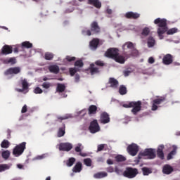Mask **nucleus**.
<instances>
[{"label": "nucleus", "instance_id": "f257e3e1", "mask_svg": "<svg viewBox=\"0 0 180 180\" xmlns=\"http://www.w3.org/2000/svg\"><path fill=\"white\" fill-rule=\"evenodd\" d=\"M155 25H158V34L160 39H163V34L167 32V34H175L178 32V29L176 28H172L168 30V27L167 26V20L165 18H157L154 20Z\"/></svg>", "mask_w": 180, "mask_h": 180}, {"label": "nucleus", "instance_id": "f03ea898", "mask_svg": "<svg viewBox=\"0 0 180 180\" xmlns=\"http://www.w3.org/2000/svg\"><path fill=\"white\" fill-rule=\"evenodd\" d=\"M82 34H85L86 36H94V34H98L101 33V27L98 22L93 21L90 25V30H82Z\"/></svg>", "mask_w": 180, "mask_h": 180}, {"label": "nucleus", "instance_id": "7ed1b4c3", "mask_svg": "<svg viewBox=\"0 0 180 180\" xmlns=\"http://www.w3.org/2000/svg\"><path fill=\"white\" fill-rule=\"evenodd\" d=\"M123 108H133L131 110V113L135 116L141 110V101H131L128 104H124Z\"/></svg>", "mask_w": 180, "mask_h": 180}, {"label": "nucleus", "instance_id": "20e7f679", "mask_svg": "<svg viewBox=\"0 0 180 180\" xmlns=\"http://www.w3.org/2000/svg\"><path fill=\"white\" fill-rule=\"evenodd\" d=\"M122 175L125 178H128L129 179H133V178H136V176L139 175V169L127 167L124 171Z\"/></svg>", "mask_w": 180, "mask_h": 180}, {"label": "nucleus", "instance_id": "39448f33", "mask_svg": "<svg viewBox=\"0 0 180 180\" xmlns=\"http://www.w3.org/2000/svg\"><path fill=\"white\" fill-rule=\"evenodd\" d=\"M143 157H148L149 160L155 158V152L153 148H146L143 151H141L138 155V158L141 160Z\"/></svg>", "mask_w": 180, "mask_h": 180}, {"label": "nucleus", "instance_id": "423d86ee", "mask_svg": "<svg viewBox=\"0 0 180 180\" xmlns=\"http://www.w3.org/2000/svg\"><path fill=\"white\" fill-rule=\"evenodd\" d=\"M26 150V142H22L17 146L13 150V155L20 157Z\"/></svg>", "mask_w": 180, "mask_h": 180}, {"label": "nucleus", "instance_id": "0eeeda50", "mask_svg": "<svg viewBox=\"0 0 180 180\" xmlns=\"http://www.w3.org/2000/svg\"><path fill=\"white\" fill-rule=\"evenodd\" d=\"M118 54L119 49L117 48H110L105 53V57H108V58H112V60L116 58Z\"/></svg>", "mask_w": 180, "mask_h": 180}, {"label": "nucleus", "instance_id": "6e6552de", "mask_svg": "<svg viewBox=\"0 0 180 180\" xmlns=\"http://www.w3.org/2000/svg\"><path fill=\"white\" fill-rule=\"evenodd\" d=\"M89 130L92 134H95V133H98V131H101V127H99L97 120H94L90 122Z\"/></svg>", "mask_w": 180, "mask_h": 180}, {"label": "nucleus", "instance_id": "1a4fd4ad", "mask_svg": "<svg viewBox=\"0 0 180 180\" xmlns=\"http://www.w3.org/2000/svg\"><path fill=\"white\" fill-rule=\"evenodd\" d=\"M127 153L132 157H136L137 153H139V146L136 143H131L127 148Z\"/></svg>", "mask_w": 180, "mask_h": 180}, {"label": "nucleus", "instance_id": "9d476101", "mask_svg": "<svg viewBox=\"0 0 180 180\" xmlns=\"http://www.w3.org/2000/svg\"><path fill=\"white\" fill-rule=\"evenodd\" d=\"M166 100H167V98L164 96H161L160 98L154 99L152 101L151 110H153V111L157 110V109H158V105H161L162 103V102H165Z\"/></svg>", "mask_w": 180, "mask_h": 180}, {"label": "nucleus", "instance_id": "9b49d317", "mask_svg": "<svg viewBox=\"0 0 180 180\" xmlns=\"http://www.w3.org/2000/svg\"><path fill=\"white\" fill-rule=\"evenodd\" d=\"M22 69L20 67L9 68L4 72V75H17V74H20Z\"/></svg>", "mask_w": 180, "mask_h": 180}, {"label": "nucleus", "instance_id": "f8f14e48", "mask_svg": "<svg viewBox=\"0 0 180 180\" xmlns=\"http://www.w3.org/2000/svg\"><path fill=\"white\" fill-rule=\"evenodd\" d=\"M72 150V143H60L59 144V150L60 151H71Z\"/></svg>", "mask_w": 180, "mask_h": 180}, {"label": "nucleus", "instance_id": "ddd939ff", "mask_svg": "<svg viewBox=\"0 0 180 180\" xmlns=\"http://www.w3.org/2000/svg\"><path fill=\"white\" fill-rule=\"evenodd\" d=\"M20 82L22 88L15 89V91H17V92H25V91H27V92H29V83L27 82V79H21Z\"/></svg>", "mask_w": 180, "mask_h": 180}, {"label": "nucleus", "instance_id": "4468645a", "mask_svg": "<svg viewBox=\"0 0 180 180\" xmlns=\"http://www.w3.org/2000/svg\"><path fill=\"white\" fill-rule=\"evenodd\" d=\"M127 47V49H129L131 50V56H137L139 54V51H137L136 49H134V44L132 42H127L122 46L123 50H124V48Z\"/></svg>", "mask_w": 180, "mask_h": 180}, {"label": "nucleus", "instance_id": "2eb2a0df", "mask_svg": "<svg viewBox=\"0 0 180 180\" xmlns=\"http://www.w3.org/2000/svg\"><path fill=\"white\" fill-rule=\"evenodd\" d=\"M174 62V56L169 53L163 56L162 63L165 65H169Z\"/></svg>", "mask_w": 180, "mask_h": 180}, {"label": "nucleus", "instance_id": "dca6fc26", "mask_svg": "<svg viewBox=\"0 0 180 180\" xmlns=\"http://www.w3.org/2000/svg\"><path fill=\"white\" fill-rule=\"evenodd\" d=\"M13 49L9 45H4L1 51V56H8V54H12Z\"/></svg>", "mask_w": 180, "mask_h": 180}, {"label": "nucleus", "instance_id": "f3484780", "mask_svg": "<svg viewBox=\"0 0 180 180\" xmlns=\"http://www.w3.org/2000/svg\"><path fill=\"white\" fill-rule=\"evenodd\" d=\"M101 123H103V124H106V123H109L110 122V117H109V114L106 112H103L101 114V118H100Z\"/></svg>", "mask_w": 180, "mask_h": 180}, {"label": "nucleus", "instance_id": "a211bd4d", "mask_svg": "<svg viewBox=\"0 0 180 180\" xmlns=\"http://www.w3.org/2000/svg\"><path fill=\"white\" fill-rule=\"evenodd\" d=\"M84 148V146H82V143H78L77 146L75 148V151L76 153H79V155L81 157H86L88 154L82 153V150Z\"/></svg>", "mask_w": 180, "mask_h": 180}, {"label": "nucleus", "instance_id": "6ab92c4d", "mask_svg": "<svg viewBox=\"0 0 180 180\" xmlns=\"http://www.w3.org/2000/svg\"><path fill=\"white\" fill-rule=\"evenodd\" d=\"M125 18H127V19H139V18H140V14L139 13L129 11L125 14Z\"/></svg>", "mask_w": 180, "mask_h": 180}, {"label": "nucleus", "instance_id": "aec40b11", "mask_svg": "<svg viewBox=\"0 0 180 180\" xmlns=\"http://www.w3.org/2000/svg\"><path fill=\"white\" fill-rule=\"evenodd\" d=\"M89 71L90 72L91 75H95V74H99V68L95 67V63L90 64L89 68Z\"/></svg>", "mask_w": 180, "mask_h": 180}, {"label": "nucleus", "instance_id": "412c9836", "mask_svg": "<svg viewBox=\"0 0 180 180\" xmlns=\"http://www.w3.org/2000/svg\"><path fill=\"white\" fill-rule=\"evenodd\" d=\"M174 172V168L171 167L169 165H165L163 167L162 172L163 174H165L166 175H169V174L172 173Z\"/></svg>", "mask_w": 180, "mask_h": 180}, {"label": "nucleus", "instance_id": "4be33fe9", "mask_svg": "<svg viewBox=\"0 0 180 180\" xmlns=\"http://www.w3.org/2000/svg\"><path fill=\"white\" fill-rule=\"evenodd\" d=\"M164 145H160L157 150V155L160 160H164Z\"/></svg>", "mask_w": 180, "mask_h": 180}, {"label": "nucleus", "instance_id": "5701e85b", "mask_svg": "<svg viewBox=\"0 0 180 180\" xmlns=\"http://www.w3.org/2000/svg\"><path fill=\"white\" fill-rule=\"evenodd\" d=\"M49 72L52 74H58L60 72V68L57 65H51L48 68Z\"/></svg>", "mask_w": 180, "mask_h": 180}, {"label": "nucleus", "instance_id": "b1692460", "mask_svg": "<svg viewBox=\"0 0 180 180\" xmlns=\"http://www.w3.org/2000/svg\"><path fill=\"white\" fill-rule=\"evenodd\" d=\"M98 45H99V39H93L90 41V47L91 50H96L98 49Z\"/></svg>", "mask_w": 180, "mask_h": 180}, {"label": "nucleus", "instance_id": "393cba45", "mask_svg": "<svg viewBox=\"0 0 180 180\" xmlns=\"http://www.w3.org/2000/svg\"><path fill=\"white\" fill-rule=\"evenodd\" d=\"M89 5H93L97 9H101L102 8V3L99 0H89Z\"/></svg>", "mask_w": 180, "mask_h": 180}, {"label": "nucleus", "instance_id": "a878e982", "mask_svg": "<svg viewBox=\"0 0 180 180\" xmlns=\"http://www.w3.org/2000/svg\"><path fill=\"white\" fill-rule=\"evenodd\" d=\"M113 60H115L116 63H119V64H124V63L126 62L124 56L120 55L119 53L117 54V57L115 58Z\"/></svg>", "mask_w": 180, "mask_h": 180}, {"label": "nucleus", "instance_id": "bb28decb", "mask_svg": "<svg viewBox=\"0 0 180 180\" xmlns=\"http://www.w3.org/2000/svg\"><path fill=\"white\" fill-rule=\"evenodd\" d=\"M109 84H110L111 88H117V85H119V81L113 77H110L109 79Z\"/></svg>", "mask_w": 180, "mask_h": 180}, {"label": "nucleus", "instance_id": "cd10ccee", "mask_svg": "<svg viewBox=\"0 0 180 180\" xmlns=\"http://www.w3.org/2000/svg\"><path fill=\"white\" fill-rule=\"evenodd\" d=\"M89 115H96L98 112V107L95 105H91L89 107Z\"/></svg>", "mask_w": 180, "mask_h": 180}, {"label": "nucleus", "instance_id": "c85d7f7f", "mask_svg": "<svg viewBox=\"0 0 180 180\" xmlns=\"http://www.w3.org/2000/svg\"><path fill=\"white\" fill-rule=\"evenodd\" d=\"M73 172H79L80 171H82V163L80 162H78L76 163L75 167L72 169Z\"/></svg>", "mask_w": 180, "mask_h": 180}, {"label": "nucleus", "instance_id": "c756f323", "mask_svg": "<svg viewBox=\"0 0 180 180\" xmlns=\"http://www.w3.org/2000/svg\"><path fill=\"white\" fill-rule=\"evenodd\" d=\"M4 64H11V65H13V64H16V58H9L4 59L3 60Z\"/></svg>", "mask_w": 180, "mask_h": 180}, {"label": "nucleus", "instance_id": "7c9ffc66", "mask_svg": "<svg viewBox=\"0 0 180 180\" xmlns=\"http://www.w3.org/2000/svg\"><path fill=\"white\" fill-rule=\"evenodd\" d=\"M105 176H108V173L106 172H98L94 175V178H96V179H101V178H105Z\"/></svg>", "mask_w": 180, "mask_h": 180}, {"label": "nucleus", "instance_id": "2f4dec72", "mask_svg": "<svg viewBox=\"0 0 180 180\" xmlns=\"http://www.w3.org/2000/svg\"><path fill=\"white\" fill-rule=\"evenodd\" d=\"M21 46L22 49H32L33 44L30 43L29 41H25L21 44Z\"/></svg>", "mask_w": 180, "mask_h": 180}, {"label": "nucleus", "instance_id": "473e14b6", "mask_svg": "<svg viewBox=\"0 0 180 180\" xmlns=\"http://www.w3.org/2000/svg\"><path fill=\"white\" fill-rule=\"evenodd\" d=\"M56 91L60 94L64 92V91H65V84L58 83L57 84Z\"/></svg>", "mask_w": 180, "mask_h": 180}, {"label": "nucleus", "instance_id": "72a5a7b5", "mask_svg": "<svg viewBox=\"0 0 180 180\" xmlns=\"http://www.w3.org/2000/svg\"><path fill=\"white\" fill-rule=\"evenodd\" d=\"M44 58L48 61H51V60L54 58V54L51 52H46L44 54Z\"/></svg>", "mask_w": 180, "mask_h": 180}, {"label": "nucleus", "instance_id": "f704fd0d", "mask_svg": "<svg viewBox=\"0 0 180 180\" xmlns=\"http://www.w3.org/2000/svg\"><path fill=\"white\" fill-rule=\"evenodd\" d=\"M63 127L59 128L58 131V137H63V136L65 134V124H63Z\"/></svg>", "mask_w": 180, "mask_h": 180}, {"label": "nucleus", "instance_id": "c9c22d12", "mask_svg": "<svg viewBox=\"0 0 180 180\" xmlns=\"http://www.w3.org/2000/svg\"><path fill=\"white\" fill-rule=\"evenodd\" d=\"M155 46V39L153 37H150L148 39V47L151 48Z\"/></svg>", "mask_w": 180, "mask_h": 180}, {"label": "nucleus", "instance_id": "e433bc0d", "mask_svg": "<svg viewBox=\"0 0 180 180\" xmlns=\"http://www.w3.org/2000/svg\"><path fill=\"white\" fill-rule=\"evenodd\" d=\"M12 165L3 164L0 165V172H4V171H6L11 168Z\"/></svg>", "mask_w": 180, "mask_h": 180}, {"label": "nucleus", "instance_id": "4c0bfd02", "mask_svg": "<svg viewBox=\"0 0 180 180\" xmlns=\"http://www.w3.org/2000/svg\"><path fill=\"white\" fill-rule=\"evenodd\" d=\"M1 157L4 160H8V158H9V157H11V152L8 150L3 151L1 153Z\"/></svg>", "mask_w": 180, "mask_h": 180}, {"label": "nucleus", "instance_id": "58836bf2", "mask_svg": "<svg viewBox=\"0 0 180 180\" xmlns=\"http://www.w3.org/2000/svg\"><path fill=\"white\" fill-rule=\"evenodd\" d=\"M119 92L120 95H126V94H127V88L124 85H121L119 89Z\"/></svg>", "mask_w": 180, "mask_h": 180}, {"label": "nucleus", "instance_id": "ea45409f", "mask_svg": "<svg viewBox=\"0 0 180 180\" xmlns=\"http://www.w3.org/2000/svg\"><path fill=\"white\" fill-rule=\"evenodd\" d=\"M115 161H117V162H123L126 161V158L122 155H118L115 157Z\"/></svg>", "mask_w": 180, "mask_h": 180}, {"label": "nucleus", "instance_id": "a19ab883", "mask_svg": "<svg viewBox=\"0 0 180 180\" xmlns=\"http://www.w3.org/2000/svg\"><path fill=\"white\" fill-rule=\"evenodd\" d=\"M75 162V158H70L68 160H67L66 165L68 167H72L74 165V163Z\"/></svg>", "mask_w": 180, "mask_h": 180}, {"label": "nucleus", "instance_id": "79ce46f5", "mask_svg": "<svg viewBox=\"0 0 180 180\" xmlns=\"http://www.w3.org/2000/svg\"><path fill=\"white\" fill-rule=\"evenodd\" d=\"M9 146H10L9 141L6 139H4L1 143V148H8Z\"/></svg>", "mask_w": 180, "mask_h": 180}, {"label": "nucleus", "instance_id": "37998d69", "mask_svg": "<svg viewBox=\"0 0 180 180\" xmlns=\"http://www.w3.org/2000/svg\"><path fill=\"white\" fill-rule=\"evenodd\" d=\"M70 75L71 77H74L75 75V73L78 72V68H70L69 69Z\"/></svg>", "mask_w": 180, "mask_h": 180}, {"label": "nucleus", "instance_id": "c03bdc74", "mask_svg": "<svg viewBox=\"0 0 180 180\" xmlns=\"http://www.w3.org/2000/svg\"><path fill=\"white\" fill-rule=\"evenodd\" d=\"M75 66L82 68V67H84V62H82V60H77L75 63Z\"/></svg>", "mask_w": 180, "mask_h": 180}, {"label": "nucleus", "instance_id": "a18cd8bd", "mask_svg": "<svg viewBox=\"0 0 180 180\" xmlns=\"http://www.w3.org/2000/svg\"><path fill=\"white\" fill-rule=\"evenodd\" d=\"M108 145L107 144H100L97 147V153H99L101 151H103V150H105V151H106V149H105V147H106Z\"/></svg>", "mask_w": 180, "mask_h": 180}, {"label": "nucleus", "instance_id": "49530a36", "mask_svg": "<svg viewBox=\"0 0 180 180\" xmlns=\"http://www.w3.org/2000/svg\"><path fill=\"white\" fill-rule=\"evenodd\" d=\"M142 36H148L150 34V28L148 27H145L142 30L141 33Z\"/></svg>", "mask_w": 180, "mask_h": 180}, {"label": "nucleus", "instance_id": "de8ad7c7", "mask_svg": "<svg viewBox=\"0 0 180 180\" xmlns=\"http://www.w3.org/2000/svg\"><path fill=\"white\" fill-rule=\"evenodd\" d=\"M142 172L143 175H150L152 172L148 169V167H143Z\"/></svg>", "mask_w": 180, "mask_h": 180}, {"label": "nucleus", "instance_id": "09e8293b", "mask_svg": "<svg viewBox=\"0 0 180 180\" xmlns=\"http://www.w3.org/2000/svg\"><path fill=\"white\" fill-rule=\"evenodd\" d=\"M84 162L86 167H91L92 165V160L90 158L84 159Z\"/></svg>", "mask_w": 180, "mask_h": 180}, {"label": "nucleus", "instance_id": "8fccbe9b", "mask_svg": "<svg viewBox=\"0 0 180 180\" xmlns=\"http://www.w3.org/2000/svg\"><path fill=\"white\" fill-rule=\"evenodd\" d=\"M41 86L42 88H44V89H49V88H51V86H53V85L50 82H44Z\"/></svg>", "mask_w": 180, "mask_h": 180}, {"label": "nucleus", "instance_id": "3c124183", "mask_svg": "<svg viewBox=\"0 0 180 180\" xmlns=\"http://www.w3.org/2000/svg\"><path fill=\"white\" fill-rule=\"evenodd\" d=\"M34 94H43V90L40 87H36L34 89Z\"/></svg>", "mask_w": 180, "mask_h": 180}, {"label": "nucleus", "instance_id": "603ef678", "mask_svg": "<svg viewBox=\"0 0 180 180\" xmlns=\"http://www.w3.org/2000/svg\"><path fill=\"white\" fill-rule=\"evenodd\" d=\"M94 64H96L98 67H104L105 66V63H103V61H102V60H96Z\"/></svg>", "mask_w": 180, "mask_h": 180}, {"label": "nucleus", "instance_id": "864d4df0", "mask_svg": "<svg viewBox=\"0 0 180 180\" xmlns=\"http://www.w3.org/2000/svg\"><path fill=\"white\" fill-rule=\"evenodd\" d=\"M66 60L69 63H71V61H75V57H74V56L72 57V56H66Z\"/></svg>", "mask_w": 180, "mask_h": 180}, {"label": "nucleus", "instance_id": "5fc2aeb1", "mask_svg": "<svg viewBox=\"0 0 180 180\" xmlns=\"http://www.w3.org/2000/svg\"><path fill=\"white\" fill-rule=\"evenodd\" d=\"M27 112V105H24V106L22 108L21 113H26Z\"/></svg>", "mask_w": 180, "mask_h": 180}, {"label": "nucleus", "instance_id": "6e6d98bb", "mask_svg": "<svg viewBox=\"0 0 180 180\" xmlns=\"http://www.w3.org/2000/svg\"><path fill=\"white\" fill-rule=\"evenodd\" d=\"M171 155H175L176 154V147L174 146L173 150L169 153Z\"/></svg>", "mask_w": 180, "mask_h": 180}, {"label": "nucleus", "instance_id": "4d7b16f0", "mask_svg": "<svg viewBox=\"0 0 180 180\" xmlns=\"http://www.w3.org/2000/svg\"><path fill=\"white\" fill-rule=\"evenodd\" d=\"M80 78L81 77L79 76V75L76 74L75 76V82H79Z\"/></svg>", "mask_w": 180, "mask_h": 180}, {"label": "nucleus", "instance_id": "13d9d810", "mask_svg": "<svg viewBox=\"0 0 180 180\" xmlns=\"http://www.w3.org/2000/svg\"><path fill=\"white\" fill-rule=\"evenodd\" d=\"M107 172H115V169L113 168V167L110 166L109 167L107 168Z\"/></svg>", "mask_w": 180, "mask_h": 180}, {"label": "nucleus", "instance_id": "bf43d9fd", "mask_svg": "<svg viewBox=\"0 0 180 180\" xmlns=\"http://www.w3.org/2000/svg\"><path fill=\"white\" fill-rule=\"evenodd\" d=\"M115 172H116L117 175H120L122 174V170H120L117 167H115Z\"/></svg>", "mask_w": 180, "mask_h": 180}, {"label": "nucleus", "instance_id": "052dcab7", "mask_svg": "<svg viewBox=\"0 0 180 180\" xmlns=\"http://www.w3.org/2000/svg\"><path fill=\"white\" fill-rule=\"evenodd\" d=\"M155 61V60H154V58H153V57H150L148 58L149 64H154Z\"/></svg>", "mask_w": 180, "mask_h": 180}, {"label": "nucleus", "instance_id": "680f3d73", "mask_svg": "<svg viewBox=\"0 0 180 180\" xmlns=\"http://www.w3.org/2000/svg\"><path fill=\"white\" fill-rule=\"evenodd\" d=\"M106 13H107L108 15H112V13H113V11H112V9H110V8H107Z\"/></svg>", "mask_w": 180, "mask_h": 180}, {"label": "nucleus", "instance_id": "e2e57ef3", "mask_svg": "<svg viewBox=\"0 0 180 180\" xmlns=\"http://www.w3.org/2000/svg\"><path fill=\"white\" fill-rule=\"evenodd\" d=\"M124 77H129V75H130V71H129V70L124 71Z\"/></svg>", "mask_w": 180, "mask_h": 180}, {"label": "nucleus", "instance_id": "0e129e2a", "mask_svg": "<svg viewBox=\"0 0 180 180\" xmlns=\"http://www.w3.org/2000/svg\"><path fill=\"white\" fill-rule=\"evenodd\" d=\"M58 120H66V119H68V117H58Z\"/></svg>", "mask_w": 180, "mask_h": 180}, {"label": "nucleus", "instance_id": "69168bd1", "mask_svg": "<svg viewBox=\"0 0 180 180\" xmlns=\"http://www.w3.org/2000/svg\"><path fill=\"white\" fill-rule=\"evenodd\" d=\"M173 157H174V156H173L172 155H171L170 153H169V154L167 155V160H172Z\"/></svg>", "mask_w": 180, "mask_h": 180}, {"label": "nucleus", "instance_id": "338daca9", "mask_svg": "<svg viewBox=\"0 0 180 180\" xmlns=\"http://www.w3.org/2000/svg\"><path fill=\"white\" fill-rule=\"evenodd\" d=\"M107 164H108L109 165H112L113 164V161H112V160L108 159L107 160Z\"/></svg>", "mask_w": 180, "mask_h": 180}, {"label": "nucleus", "instance_id": "774afa93", "mask_svg": "<svg viewBox=\"0 0 180 180\" xmlns=\"http://www.w3.org/2000/svg\"><path fill=\"white\" fill-rule=\"evenodd\" d=\"M17 167L19 168V169H22V168H23V165L18 164Z\"/></svg>", "mask_w": 180, "mask_h": 180}]
</instances>
